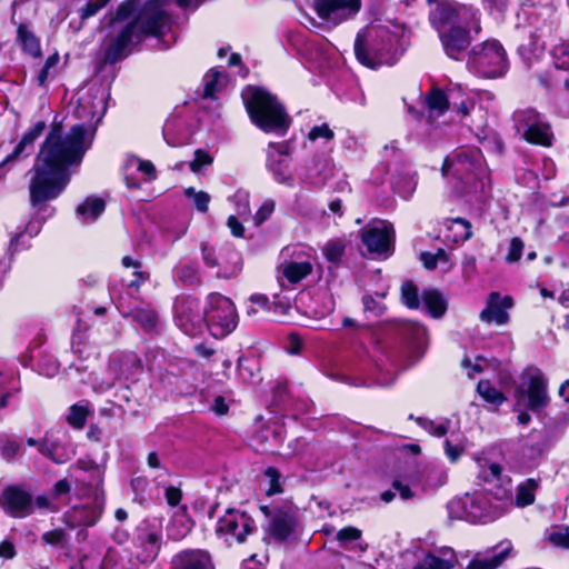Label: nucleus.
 <instances>
[{
    "mask_svg": "<svg viewBox=\"0 0 569 569\" xmlns=\"http://www.w3.org/2000/svg\"><path fill=\"white\" fill-rule=\"evenodd\" d=\"M94 134L96 129L89 133L86 123L73 124L64 132L62 122L54 118L29 170V204L37 214L47 211L49 202L67 190L72 168L81 166Z\"/></svg>",
    "mask_w": 569,
    "mask_h": 569,
    "instance_id": "nucleus-1",
    "label": "nucleus"
},
{
    "mask_svg": "<svg viewBox=\"0 0 569 569\" xmlns=\"http://www.w3.org/2000/svg\"><path fill=\"white\" fill-rule=\"evenodd\" d=\"M166 1H121L108 22L110 28L121 26L114 34H109L100 63L114 66L127 59L136 47L150 38L164 42L171 29V16L166 9Z\"/></svg>",
    "mask_w": 569,
    "mask_h": 569,
    "instance_id": "nucleus-2",
    "label": "nucleus"
},
{
    "mask_svg": "<svg viewBox=\"0 0 569 569\" xmlns=\"http://www.w3.org/2000/svg\"><path fill=\"white\" fill-rule=\"evenodd\" d=\"M428 23L437 33L446 56L459 60L481 32V13L472 3L426 0Z\"/></svg>",
    "mask_w": 569,
    "mask_h": 569,
    "instance_id": "nucleus-3",
    "label": "nucleus"
},
{
    "mask_svg": "<svg viewBox=\"0 0 569 569\" xmlns=\"http://www.w3.org/2000/svg\"><path fill=\"white\" fill-rule=\"evenodd\" d=\"M242 102L250 122L267 134L284 137L292 118L279 98L260 86L249 84L241 92Z\"/></svg>",
    "mask_w": 569,
    "mask_h": 569,
    "instance_id": "nucleus-4",
    "label": "nucleus"
},
{
    "mask_svg": "<svg viewBox=\"0 0 569 569\" xmlns=\"http://www.w3.org/2000/svg\"><path fill=\"white\" fill-rule=\"evenodd\" d=\"M353 51L357 61L371 70L393 63V36L387 28H363L358 31Z\"/></svg>",
    "mask_w": 569,
    "mask_h": 569,
    "instance_id": "nucleus-5",
    "label": "nucleus"
},
{
    "mask_svg": "<svg viewBox=\"0 0 569 569\" xmlns=\"http://www.w3.org/2000/svg\"><path fill=\"white\" fill-rule=\"evenodd\" d=\"M239 323V315L233 301L219 293L210 292L206 297L204 325L216 339L232 333Z\"/></svg>",
    "mask_w": 569,
    "mask_h": 569,
    "instance_id": "nucleus-6",
    "label": "nucleus"
},
{
    "mask_svg": "<svg viewBox=\"0 0 569 569\" xmlns=\"http://www.w3.org/2000/svg\"><path fill=\"white\" fill-rule=\"evenodd\" d=\"M513 120L521 139L531 146L551 148L556 137L546 114L535 108H526L515 112Z\"/></svg>",
    "mask_w": 569,
    "mask_h": 569,
    "instance_id": "nucleus-7",
    "label": "nucleus"
},
{
    "mask_svg": "<svg viewBox=\"0 0 569 569\" xmlns=\"http://www.w3.org/2000/svg\"><path fill=\"white\" fill-rule=\"evenodd\" d=\"M471 63L487 79L502 77L509 69L507 52L498 40L485 41L479 49L475 47L471 51Z\"/></svg>",
    "mask_w": 569,
    "mask_h": 569,
    "instance_id": "nucleus-8",
    "label": "nucleus"
},
{
    "mask_svg": "<svg viewBox=\"0 0 569 569\" xmlns=\"http://www.w3.org/2000/svg\"><path fill=\"white\" fill-rule=\"evenodd\" d=\"M257 530L254 519L246 511L228 508L218 519L216 535L226 541L244 543L249 535Z\"/></svg>",
    "mask_w": 569,
    "mask_h": 569,
    "instance_id": "nucleus-9",
    "label": "nucleus"
},
{
    "mask_svg": "<svg viewBox=\"0 0 569 569\" xmlns=\"http://www.w3.org/2000/svg\"><path fill=\"white\" fill-rule=\"evenodd\" d=\"M104 508V492H97L91 501L68 509L62 516V521L70 529L93 527L101 519Z\"/></svg>",
    "mask_w": 569,
    "mask_h": 569,
    "instance_id": "nucleus-10",
    "label": "nucleus"
},
{
    "mask_svg": "<svg viewBox=\"0 0 569 569\" xmlns=\"http://www.w3.org/2000/svg\"><path fill=\"white\" fill-rule=\"evenodd\" d=\"M46 129L47 122L39 120L22 134L12 151L0 162V180L13 168L14 163L32 156L34 143L44 133Z\"/></svg>",
    "mask_w": 569,
    "mask_h": 569,
    "instance_id": "nucleus-11",
    "label": "nucleus"
},
{
    "mask_svg": "<svg viewBox=\"0 0 569 569\" xmlns=\"http://www.w3.org/2000/svg\"><path fill=\"white\" fill-rule=\"evenodd\" d=\"M46 129L47 122L39 120L22 134L12 151L0 162V180L13 168L14 163L32 156L34 143L44 133Z\"/></svg>",
    "mask_w": 569,
    "mask_h": 569,
    "instance_id": "nucleus-12",
    "label": "nucleus"
},
{
    "mask_svg": "<svg viewBox=\"0 0 569 569\" xmlns=\"http://www.w3.org/2000/svg\"><path fill=\"white\" fill-rule=\"evenodd\" d=\"M0 509L13 519L33 515V496L20 485H8L0 493Z\"/></svg>",
    "mask_w": 569,
    "mask_h": 569,
    "instance_id": "nucleus-13",
    "label": "nucleus"
},
{
    "mask_svg": "<svg viewBox=\"0 0 569 569\" xmlns=\"http://www.w3.org/2000/svg\"><path fill=\"white\" fill-rule=\"evenodd\" d=\"M174 322L187 336L194 337L202 332L204 311L200 310L198 298L186 297L174 305Z\"/></svg>",
    "mask_w": 569,
    "mask_h": 569,
    "instance_id": "nucleus-14",
    "label": "nucleus"
},
{
    "mask_svg": "<svg viewBox=\"0 0 569 569\" xmlns=\"http://www.w3.org/2000/svg\"><path fill=\"white\" fill-rule=\"evenodd\" d=\"M298 516L290 506L272 508V517L264 528L266 533L277 543L288 541L297 531Z\"/></svg>",
    "mask_w": 569,
    "mask_h": 569,
    "instance_id": "nucleus-15",
    "label": "nucleus"
},
{
    "mask_svg": "<svg viewBox=\"0 0 569 569\" xmlns=\"http://www.w3.org/2000/svg\"><path fill=\"white\" fill-rule=\"evenodd\" d=\"M379 224H367L360 230V238L370 253L385 254L393 250L396 231L387 220H380Z\"/></svg>",
    "mask_w": 569,
    "mask_h": 569,
    "instance_id": "nucleus-16",
    "label": "nucleus"
},
{
    "mask_svg": "<svg viewBox=\"0 0 569 569\" xmlns=\"http://www.w3.org/2000/svg\"><path fill=\"white\" fill-rule=\"evenodd\" d=\"M526 393V407L529 411L540 413L549 406L548 380L540 369H536L535 372L528 377Z\"/></svg>",
    "mask_w": 569,
    "mask_h": 569,
    "instance_id": "nucleus-17",
    "label": "nucleus"
},
{
    "mask_svg": "<svg viewBox=\"0 0 569 569\" xmlns=\"http://www.w3.org/2000/svg\"><path fill=\"white\" fill-rule=\"evenodd\" d=\"M513 306L511 296L501 297L499 292H490L486 308L480 312V320L495 322L499 326L506 325L509 320L507 309Z\"/></svg>",
    "mask_w": 569,
    "mask_h": 569,
    "instance_id": "nucleus-18",
    "label": "nucleus"
},
{
    "mask_svg": "<svg viewBox=\"0 0 569 569\" xmlns=\"http://www.w3.org/2000/svg\"><path fill=\"white\" fill-rule=\"evenodd\" d=\"M361 0H313V9L322 20L341 12L345 18L357 14L361 9Z\"/></svg>",
    "mask_w": 569,
    "mask_h": 569,
    "instance_id": "nucleus-19",
    "label": "nucleus"
},
{
    "mask_svg": "<svg viewBox=\"0 0 569 569\" xmlns=\"http://www.w3.org/2000/svg\"><path fill=\"white\" fill-rule=\"evenodd\" d=\"M173 569H214L210 555L200 549H187L178 552L171 560Z\"/></svg>",
    "mask_w": 569,
    "mask_h": 569,
    "instance_id": "nucleus-20",
    "label": "nucleus"
},
{
    "mask_svg": "<svg viewBox=\"0 0 569 569\" xmlns=\"http://www.w3.org/2000/svg\"><path fill=\"white\" fill-rule=\"evenodd\" d=\"M399 338L413 351H419L427 337V328L416 321L403 320L397 326Z\"/></svg>",
    "mask_w": 569,
    "mask_h": 569,
    "instance_id": "nucleus-21",
    "label": "nucleus"
},
{
    "mask_svg": "<svg viewBox=\"0 0 569 569\" xmlns=\"http://www.w3.org/2000/svg\"><path fill=\"white\" fill-rule=\"evenodd\" d=\"M17 43L21 47L22 52L32 59L42 58L41 40L36 33L29 29L28 24L21 22L17 27Z\"/></svg>",
    "mask_w": 569,
    "mask_h": 569,
    "instance_id": "nucleus-22",
    "label": "nucleus"
},
{
    "mask_svg": "<svg viewBox=\"0 0 569 569\" xmlns=\"http://www.w3.org/2000/svg\"><path fill=\"white\" fill-rule=\"evenodd\" d=\"M137 541L138 547L143 550L146 560H154L162 547V532L160 529L143 528L137 533Z\"/></svg>",
    "mask_w": 569,
    "mask_h": 569,
    "instance_id": "nucleus-23",
    "label": "nucleus"
},
{
    "mask_svg": "<svg viewBox=\"0 0 569 569\" xmlns=\"http://www.w3.org/2000/svg\"><path fill=\"white\" fill-rule=\"evenodd\" d=\"M423 104L428 109L430 117H441L451 108L447 92L436 86L426 92Z\"/></svg>",
    "mask_w": 569,
    "mask_h": 569,
    "instance_id": "nucleus-24",
    "label": "nucleus"
},
{
    "mask_svg": "<svg viewBox=\"0 0 569 569\" xmlns=\"http://www.w3.org/2000/svg\"><path fill=\"white\" fill-rule=\"evenodd\" d=\"M421 300L426 311L433 319H439L447 312L448 302L440 290L436 288L425 289L421 293Z\"/></svg>",
    "mask_w": 569,
    "mask_h": 569,
    "instance_id": "nucleus-25",
    "label": "nucleus"
},
{
    "mask_svg": "<svg viewBox=\"0 0 569 569\" xmlns=\"http://www.w3.org/2000/svg\"><path fill=\"white\" fill-rule=\"evenodd\" d=\"M38 452L56 465L66 463L71 458L62 442L57 439H50L47 435L41 439Z\"/></svg>",
    "mask_w": 569,
    "mask_h": 569,
    "instance_id": "nucleus-26",
    "label": "nucleus"
},
{
    "mask_svg": "<svg viewBox=\"0 0 569 569\" xmlns=\"http://www.w3.org/2000/svg\"><path fill=\"white\" fill-rule=\"evenodd\" d=\"M506 545L502 549H500L498 552H496L490 558L485 559H472L466 569H497L499 568L503 561L507 559V557L512 551V545L510 541L501 542L498 546L495 547V549H498Z\"/></svg>",
    "mask_w": 569,
    "mask_h": 569,
    "instance_id": "nucleus-27",
    "label": "nucleus"
},
{
    "mask_svg": "<svg viewBox=\"0 0 569 569\" xmlns=\"http://www.w3.org/2000/svg\"><path fill=\"white\" fill-rule=\"evenodd\" d=\"M476 390L486 403L493 407V410H498L508 400L507 396L488 379L479 380Z\"/></svg>",
    "mask_w": 569,
    "mask_h": 569,
    "instance_id": "nucleus-28",
    "label": "nucleus"
},
{
    "mask_svg": "<svg viewBox=\"0 0 569 569\" xmlns=\"http://www.w3.org/2000/svg\"><path fill=\"white\" fill-rule=\"evenodd\" d=\"M39 232V228H33L32 223L29 222L24 230L16 233L10 242L9 247L7 249V253L9 256V259L11 260L13 256L20 251L28 250L31 248L30 240L37 236Z\"/></svg>",
    "mask_w": 569,
    "mask_h": 569,
    "instance_id": "nucleus-29",
    "label": "nucleus"
},
{
    "mask_svg": "<svg viewBox=\"0 0 569 569\" xmlns=\"http://www.w3.org/2000/svg\"><path fill=\"white\" fill-rule=\"evenodd\" d=\"M312 272L309 261H291L284 266L282 274L292 284L299 283Z\"/></svg>",
    "mask_w": 569,
    "mask_h": 569,
    "instance_id": "nucleus-30",
    "label": "nucleus"
},
{
    "mask_svg": "<svg viewBox=\"0 0 569 569\" xmlns=\"http://www.w3.org/2000/svg\"><path fill=\"white\" fill-rule=\"evenodd\" d=\"M400 301L410 310H418L420 308L421 300L419 288L412 280H406L401 283Z\"/></svg>",
    "mask_w": 569,
    "mask_h": 569,
    "instance_id": "nucleus-31",
    "label": "nucleus"
},
{
    "mask_svg": "<svg viewBox=\"0 0 569 569\" xmlns=\"http://www.w3.org/2000/svg\"><path fill=\"white\" fill-rule=\"evenodd\" d=\"M291 405V395L287 381H278L272 388L271 407L273 411H284Z\"/></svg>",
    "mask_w": 569,
    "mask_h": 569,
    "instance_id": "nucleus-32",
    "label": "nucleus"
},
{
    "mask_svg": "<svg viewBox=\"0 0 569 569\" xmlns=\"http://www.w3.org/2000/svg\"><path fill=\"white\" fill-rule=\"evenodd\" d=\"M346 252V242L340 238L328 240L323 248L322 253L327 261L331 262L335 267H339Z\"/></svg>",
    "mask_w": 569,
    "mask_h": 569,
    "instance_id": "nucleus-33",
    "label": "nucleus"
},
{
    "mask_svg": "<svg viewBox=\"0 0 569 569\" xmlns=\"http://www.w3.org/2000/svg\"><path fill=\"white\" fill-rule=\"evenodd\" d=\"M106 210V201L99 197H87L83 202L77 207V213L91 219H97Z\"/></svg>",
    "mask_w": 569,
    "mask_h": 569,
    "instance_id": "nucleus-34",
    "label": "nucleus"
},
{
    "mask_svg": "<svg viewBox=\"0 0 569 569\" xmlns=\"http://www.w3.org/2000/svg\"><path fill=\"white\" fill-rule=\"evenodd\" d=\"M131 316L146 332H152L158 325V313L151 308H136Z\"/></svg>",
    "mask_w": 569,
    "mask_h": 569,
    "instance_id": "nucleus-35",
    "label": "nucleus"
},
{
    "mask_svg": "<svg viewBox=\"0 0 569 569\" xmlns=\"http://www.w3.org/2000/svg\"><path fill=\"white\" fill-rule=\"evenodd\" d=\"M455 567L451 559H443L429 551L422 560L418 561L412 569H452Z\"/></svg>",
    "mask_w": 569,
    "mask_h": 569,
    "instance_id": "nucleus-36",
    "label": "nucleus"
},
{
    "mask_svg": "<svg viewBox=\"0 0 569 569\" xmlns=\"http://www.w3.org/2000/svg\"><path fill=\"white\" fill-rule=\"evenodd\" d=\"M269 170L278 183L290 188L295 186V179L289 170V166L283 160L272 161L269 164Z\"/></svg>",
    "mask_w": 569,
    "mask_h": 569,
    "instance_id": "nucleus-37",
    "label": "nucleus"
},
{
    "mask_svg": "<svg viewBox=\"0 0 569 569\" xmlns=\"http://www.w3.org/2000/svg\"><path fill=\"white\" fill-rule=\"evenodd\" d=\"M179 281L190 288H198L202 283V278L199 272V268L196 264H184L177 273Z\"/></svg>",
    "mask_w": 569,
    "mask_h": 569,
    "instance_id": "nucleus-38",
    "label": "nucleus"
},
{
    "mask_svg": "<svg viewBox=\"0 0 569 569\" xmlns=\"http://www.w3.org/2000/svg\"><path fill=\"white\" fill-rule=\"evenodd\" d=\"M89 415L90 410L87 406L74 403L69 408L67 422L74 429H82L87 423Z\"/></svg>",
    "mask_w": 569,
    "mask_h": 569,
    "instance_id": "nucleus-39",
    "label": "nucleus"
},
{
    "mask_svg": "<svg viewBox=\"0 0 569 569\" xmlns=\"http://www.w3.org/2000/svg\"><path fill=\"white\" fill-rule=\"evenodd\" d=\"M537 483L533 479H528L526 485H520L517 489L516 503L519 507H527L535 502V490Z\"/></svg>",
    "mask_w": 569,
    "mask_h": 569,
    "instance_id": "nucleus-40",
    "label": "nucleus"
},
{
    "mask_svg": "<svg viewBox=\"0 0 569 569\" xmlns=\"http://www.w3.org/2000/svg\"><path fill=\"white\" fill-rule=\"evenodd\" d=\"M239 376L243 381H252L259 371L258 362L253 358L240 356L237 361Z\"/></svg>",
    "mask_w": 569,
    "mask_h": 569,
    "instance_id": "nucleus-41",
    "label": "nucleus"
},
{
    "mask_svg": "<svg viewBox=\"0 0 569 569\" xmlns=\"http://www.w3.org/2000/svg\"><path fill=\"white\" fill-rule=\"evenodd\" d=\"M184 196L189 199L193 200L194 208L201 212L207 213L209 210V203L211 200V197L206 191H197L193 187H189L184 189Z\"/></svg>",
    "mask_w": 569,
    "mask_h": 569,
    "instance_id": "nucleus-42",
    "label": "nucleus"
},
{
    "mask_svg": "<svg viewBox=\"0 0 569 569\" xmlns=\"http://www.w3.org/2000/svg\"><path fill=\"white\" fill-rule=\"evenodd\" d=\"M263 475L269 480V487L266 491L267 496H274L283 492V488L280 481L281 472L278 468L269 466L264 469Z\"/></svg>",
    "mask_w": 569,
    "mask_h": 569,
    "instance_id": "nucleus-43",
    "label": "nucleus"
},
{
    "mask_svg": "<svg viewBox=\"0 0 569 569\" xmlns=\"http://www.w3.org/2000/svg\"><path fill=\"white\" fill-rule=\"evenodd\" d=\"M417 423L427 429L431 435L436 437H443L449 431L450 420L446 419L443 422L435 423L432 420H426L425 418L418 417L416 419Z\"/></svg>",
    "mask_w": 569,
    "mask_h": 569,
    "instance_id": "nucleus-44",
    "label": "nucleus"
},
{
    "mask_svg": "<svg viewBox=\"0 0 569 569\" xmlns=\"http://www.w3.org/2000/svg\"><path fill=\"white\" fill-rule=\"evenodd\" d=\"M213 162V158L204 149H197L194 151V158L190 162L189 168L191 172L198 173L206 166H210Z\"/></svg>",
    "mask_w": 569,
    "mask_h": 569,
    "instance_id": "nucleus-45",
    "label": "nucleus"
},
{
    "mask_svg": "<svg viewBox=\"0 0 569 569\" xmlns=\"http://www.w3.org/2000/svg\"><path fill=\"white\" fill-rule=\"evenodd\" d=\"M208 74L210 76V79L206 80V82H204L202 98L203 99H216V91L218 88L220 71L217 68H211L208 71Z\"/></svg>",
    "mask_w": 569,
    "mask_h": 569,
    "instance_id": "nucleus-46",
    "label": "nucleus"
},
{
    "mask_svg": "<svg viewBox=\"0 0 569 569\" xmlns=\"http://www.w3.org/2000/svg\"><path fill=\"white\" fill-rule=\"evenodd\" d=\"M111 0H94L88 1L84 7H82L79 11L81 21H84L93 16H96L100 10H102Z\"/></svg>",
    "mask_w": 569,
    "mask_h": 569,
    "instance_id": "nucleus-47",
    "label": "nucleus"
},
{
    "mask_svg": "<svg viewBox=\"0 0 569 569\" xmlns=\"http://www.w3.org/2000/svg\"><path fill=\"white\" fill-rule=\"evenodd\" d=\"M548 541L553 547L569 549V527L566 526L560 530L549 533Z\"/></svg>",
    "mask_w": 569,
    "mask_h": 569,
    "instance_id": "nucleus-48",
    "label": "nucleus"
},
{
    "mask_svg": "<svg viewBox=\"0 0 569 569\" xmlns=\"http://www.w3.org/2000/svg\"><path fill=\"white\" fill-rule=\"evenodd\" d=\"M66 537L67 533L62 528H56L42 533L41 540L46 545L56 547L62 545L66 540Z\"/></svg>",
    "mask_w": 569,
    "mask_h": 569,
    "instance_id": "nucleus-49",
    "label": "nucleus"
},
{
    "mask_svg": "<svg viewBox=\"0 0 569 569\" xmlns=\"http://www.w3.org/2000/svg\"><path fill=\"white\" fill-rule=\"evenodd\" d=\"M362 303H363L365 311H369L377 317L382 316L387 310L386 305L379 302L376 299V297L371 296V295H365L362 297Z\"/></svg>",
    "mask_w": 569,
    "mask_h": 569,
    "instance_id": "nucleus-50",
    "label": "nucleus"
},
{
    "mask_svg": "<svg viewBox=\"0 0 569 569\" xmlns=\"http://www.w3.org/2000/svg\"><path fill=\"white\" fill-rule=\"evenodd\" d=\"M523 248L525 243L522 239L519 237H513L510 240L509 251L506 256V261L509 263L519 261L522 256Z\"/></svg>",
    "mask_w": 569,
    "mask_h": 569,
    "instance_id": "nucleus-51",
    "label": "nucleus"
},
{
    "mask_svg": "<svg viewBox=\"0 0 569 569\" xmlns=\"http://www.w3.org/2000/svg\"><path fill=\"white\" fill-rule=\"evenodd\" d=\"M320 138L326 139L327 141H330L335 138V132L330 129L328 123L315 126L310 129L308 133V139L310 141H316Z\"/></svg>",
    "mask_w": 569,
    "mask_h": 569,
    "instance_id": "nucleus-52",
    "label": "nucleus"
},
{
    "mask_svg": "<svg viewBox=\"0 0 569 569\" xmlns=\"http://www.w3.org/2000/svg\"><path fill=\"white\" fill-rule=\"evenodd\" d=\"M274 211V201L273 200H266L260 208L257 210L256 214L253 216V221L256 226H261L263 222H266L271 214Z\"/></svg>",
    "mask_w": 569,
    "mask_h": 569,
    "instance_id": "nucleus-53",
    "label": "nucleus"
},
{
    "mask_svg": "<svg viewBox=\"0 0 569 569\" xmlns=\"http://www.w3.org/2000/svg\"><path fill=\"white\" fill-rule=\"evenodd\" d=\"M362 536V531L353 526H347L341 528L337 532V540L341 543L359 540Z\"/></svg>",
    "mask_w": 569,
    "mask_h": 569,
    "instance_id": "nucleus-54",
    "label": "nucleus"
},
{
    "mask_svg": "<svg viewBox=\"0 0 569 569\" xmlns=\"http://www.w3.org/2000/svg\"><path fill=\"white\" fill-rule=\"evenodd\" d=\"M271 310L279 316H288L291 310V302L288 298L280 295L273 296V301L270 303Z\"/></svg>",
    "mask_w": 569,
    "mask_h": 569,
    "instance_id": "nucleus-55",
    "label": "nucleus"
},
{
    "mask_svg": "<svg viewBox=\"0 0 569 569\" xmlns=\"http://www.w3.org/2000/svg\"><path fill=\"white\" fill-rule=\"evenodd\" d=\"M451 224H459L462 227V231L455 238V241L458 240L467 241L472 238V226L469 220L462 217L452 218L449 220Z\"/></svg>",
    "mask_w": 569,
    "mask_h": 569,
    "instance_id": "nucleus-56",
    "label": "nucleus"
},
{
    "mask_svg": "<svg viewBox=\"0 0 569 569\" xmlns=\"http://www.w3.org/2000/svg\"><path fill=\"white\" fill-rule=\"evenodd\" d=\"M20 449L21 446L17 440L8 439L0 447V453L3 459L11 461L19 453Z\"/></svg>",
    "mask_w": 569,
    "mask_h": 569,
    "instance_id": "nucleus-57",
    "label": "nucleus"
},
{
    "mask_svg": "<svg viewBox=\"0 0 569 569\" xmlns=\"http://www.w3.org/2000/svg\"><path fill=\"white\" fill-rule=\"evenodd\" d=\"M182 497L183 493L179 487L170 485L164 488V499L169 507L174 508L180 506Z\"/></svg>",
    "mask_w": 569,
    "mask_h": 569,
    "instance_id": "nucleus-58",
    "label": "nucleus"
},
{
    "mask_svg": "<svg viewBox=\"0 0 569 569\" xmlns=\"http://www.w3.org/2000/svg\"><path fill=\"white\" fill-rule=\"evenodd\" d=\"M77 467L83 471H90L98 477V485H102L103 475L98 466V463L92 459H78Z\"/></svg>",
    "mask_w": 569,
    "mask_h": 569,
    "instance_id": "nucleus-59",
    "label": "nucleus"
},
{
    "mask_svg": "<svg viewBox=\"0 0 569 569\" xmlns=\"http://www.w3.org/2000/svg\"><path fill=\"white\" fill-rule=\"evenodd\" d=\"M210 410L218 417H224L229 413L230 406L222 395H217L213 398Z\"/></svg>",
    "mask_w": 569,
    "mask_h": 569,
    "instance_id": "nucleus-60",
    "label": "nucleus"
},
{
    "mask_svg": "<svg viewBox=\"0 0 569 569\" xmlns=\"http://www.w3.org/2000/svg\"><path fill=\"white\" fill-rule=\"evenodd\" d=\"M392 489L398 491L399 497L402 500H411L416 497L415 491L410 488L409 485L403 483L400 478H395L391 482Z\"/></svg>",
    "mask_w": 569,
    "mask_h": 569,
    "instance_id": "nucleus-61",
    "label": "nucleus"
},
{
    "mask_svg": "<svg viewBox=\"0 0 569 569\" xmlns=\"http://www.w3.org/2000/svg\"><path fill=\"white\" fill-rule=\"evenodd\" d=\"M443 447L445 453L451 462H457L465 452L463 446L453 445L449 439L445 440Z\"/></svg>",
    "mask_w": 569,
    "mask_h": 569,
    "instance_id": "nucleus-62",
    "label": "nucleus"
},
{
    "mask_svg": "<svg viewBox=\"0 0 569 569\" xmlns=\"http://www.w3.org/2000/svg\"><path fill=\"white\" fill-rule=\"evenodd\" d=\"M201 253L207 267L214 268L219 266L214 249L209 247L206 242L201 243Z\"/></svg>",
    "mask_w": 569,
    "mask_h": 569,
    "instance_id": "nucleus-63",
    "label": "nucleus"
},
{
    "mask_svg": "<svg viewBox=\"0 0 569 569\" xmlns=\"http://www.w3.org/2000/svg\"><path fill=\"white\" fill-rule=\"evenodd\" d=\"M227 224L233 237L242 238L244 236V227L236 216H229Z\"/></svg>",
    "mask_w": 569,
    "mask_h": 569,
    "instance_id": "nucleus-64",
    "label": "nucleus"
}]
</instances>
